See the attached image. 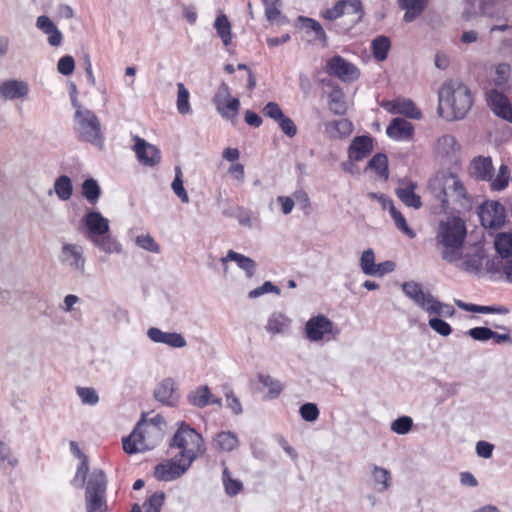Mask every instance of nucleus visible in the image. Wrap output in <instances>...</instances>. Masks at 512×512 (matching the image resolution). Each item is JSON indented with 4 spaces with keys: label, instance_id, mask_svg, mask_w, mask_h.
I'll use <instances>...</instances> for the list:
<instances>
[{
    "label": "nucleus",
    "instance_id": "1",
    "mask_svg": "<svg viewBox=\"0 0 512 512\" xmlns=\"http://www.w3.org/2000/svg\"><path fill=\"white\" fill-rule=\"evenodd\" d=\"M438 97V113L448 121L464 118L473 103L470 90L458 80H449L443 83Z\"/></svg>",
    "mask_w": 512,
    "mask_h": 512
},
{
    "label": "nucleus",
    "instance_id": "2",
    "mask_svg": "<svg viewBox=\"0 0 512 512\" xmlns=\"http://www.w3.org/2000/svg\"><path fill=\"white\" fill-rule=\"evenodd\" d=\"M465 237V223L460 218L452 217L440 222L435 245L441 258L448 263L459 261L462 258Z\"/></svg>",
    "mask_w": 512,
    "mask_h": 512
},
{
    "label": "nucleus",
    "instance_id": "3",
    "mask_svg": "<svg viewBox=\"0 0 512 512\" xmlns=\"http://www.w3.org/2000/svg\"><path fill=\"white\" fill-rule=\"evenodd\" d=\"M165 421L161 416L150 420H140L133 432L123 438V449L128 454L141 453L153 449L162 440Z\"/></svg>",
    "mask_w": 512,
    "mask_h": 512
},
{
    "label": "nucleus",
    "instance_id": "4",
    "mask_svg": "<svg viewBox=\"0 0 512 512\" xmlns=\"http://www.w3.org/2000/svg\"><path fill=\"white\" fill-rule=\"evenodd\" d=\"M433 196L445 207L449 198L461 202L467 200V192L458 175L448 172H438L428 184Z\"/></svg>",
    "mask_w": 512,
    "mask_h": 512
},
{
    "label": "nucleus",
    "instance_id": "5",
    "mask_svg": "<svg viewBox=\"0 0 512 512\" xmlns=\"http://www.w3.org/2000/svg\"><path fill=\"white\" fill-rule=\"evenodd\" d=\"M73 107L76 108L75 130L78 139L102 149L104 136L98 117L91 110H84L76 98H73Z\"/></svg>",
    "mask_w": 512,
    "mask_h": 512
},
{
    "label": "nucleus",
    "instance_id": "6",
    "mask_svg": "<svg viewBox=\"0 0 512 512\" xmlns=\"http://www.w3.org/2000/svg\"><path fill=\"white\" fill-rule=\"evenodd\" d=\"M404 294L417 306L429 315L448 316L454 315V308L451 305L440 302L430 292H425L422 286L414 281L402 284Z\"/></svg>",
    "mask_w": 512,
    "mask_h": 512
},
{
    "label": "nucleus",
    "instance_id": "7",
    "mask_svg": "<svg viewBox=\"0 0 512 512\" xmlns=\"http://www.w3.org/2000/svg\"><path fill=\"white\" fill-rule=\"evenodd\" d=\"M173 446L180 449L178 456L190 464L205 452L202 436L184 423L180 425L173 437Z\"/></svg>",
    "mask_w": 512,
    "mask_h": 512
},
{
    "label": "nucleus",
    "instance_id": "8",
    "mask_svg": "<svg viewBox=\"0 0 512 512\" xmlns=\"http://www.w3.org/2000/svg\"><path fill=\"white\" fill-rule=\"evenodd\" d=\"M214 104L218 113L225 119L234 122L240 109V102L232 98L228 86L222 83L214 96Z\"/></svg>",
    "mask_w": 512,
    "mask_h": 512
},
{
    "label": "nucleus",
    "instance_id": "9",
    "mask_svg": "<svg viewBox=\"0 0 512 512\" xmlns=\"http://www.w3.org/2000/svg\"><path fill=\"white\" fill-rule=\"evenodd\" d=\"M60 262L70 271L83 275L86 265L84 248L77 243H64L61 247Z\"/></svg>",
    "mask_w": 512,
    "mask_h": 512
},
{
    "label": "nucleus",
    "instance_id": "10",
    "mask_svg": "<svg viewBox=\"0 0 512 512\" xmlns=\"http://www.w3.org/2000/svg\"><path fill=\"white\" fill-rule=\"evenodd\" d=\"M191 464L176 455L172 459L159 463L154 470V476L159 481H173L181 477Z\"/></svg>",
    "mask_w": 512,
    "mask_h": 512
},
{
    "label": "nucleus",
    "instance_id": "11",
    "mask_svg": "<svg viewBox=\"0 0 512 512\" xmlns=\"http://www.w3.org/2000/svg\"><path fill=\"white\" fill-rule=\"evenodd\" d=\"M326 72L343 82H354L360 76L359 69L339 55H335L327 60Z\"/></svg>",
    "mask_w": 512,
    "mask_h": 512
},
{
    "label": "nucleus",
    "instance_id": "12",
    "mask_svg": "<svg viewBox=\"0 0 512 512\" xmlns=\"http://www.w3.org/2000/svg\"><path fill=\"white\" fill-rule=\"evenodd\" d=\"M305 333L312 342L329 340L335 336L333 323L324 315L310 318L305 325Z\"/></svg>",
    "mask_w": 512,
    "mask_h": 512
},
{
    "label": "nucleus",
    "instance_id": "13",
    "mask_svg": "<svg viewBox=\"0 0 512 512\" xmlns=\"http://www.w3.org/2000/svg\"><path fill=\"white\" fill-rule=\"evenodd\" d=\"M478 214L485 228H496L504 222L505 209L496 201H487L479 207Z\"/></svg>",
    "mask_w": 512,
    "mask_h": 512
},
{
    "label": "nucleus",
    "instance_id": "14",
    "mask_svg": "<svg viewBox=\"0 0 512 512\" xmlns=\"http://www.w3.org/2000/svg\"><path fill=\"white\" fill-rule=\"evenodd\" d=\"M135 144L133 151L136 154L137 160L144 166L153 167L161 160L159 149L148 143L146 140L139 136L134 137Z\"/></svg>",
    "mask_w": 512,
    "mask_h": 512
},
{
    "label": "nucleus",
    "instance_id": "15",
    "mask_svg": "<svg viewBox=\"0 0 512 512\" xmlns=\"http://www.w3.org/2000/svg\"><path fill=\"white\" fill-rule=\"evenodd\" d=\"M487 102L495 115L512 122V105L506 95L497 90H491L487 93Z\"/></svg>",
    "mask_w": 512,
    "mask_h": 512
},
{
    "label": "nucleus",
    "instance_id": "16",
    "mask_svg": "<svg viewBox=\"0 0 512 512\" xmlns=\"http://www.w3.org/2000/svg\"><path fill=\"white\" fill-rule=\"evenodd\" d=\"M485 261L488 262L484 251L481 248L476 247L472 253L462 252V258L455 263H457V267L464 272L469 274H479Z\"/></svg>",
    "mask_w": 512,
    "mask_h": 512
},
{
    "label": "nucleus",
    "instance_id": "17",
    "mask_svg": "<svg viewBox=\"0 0 512 512\" xmlns=\"http://www.w3.org/2000/svg\"><path fill=\"white\" fill-rule=\"evenodd\" d=\"M417 183L407 179L398 181L395 189L397 197L407 206L419 209L422 206L421 197L415 193Z\"/></svg>",
    "mask_w": 512,
    "mask_h": 512
},
{
    "label": "nucleus",
    "instance_id": "18",
    "mask_svg": "<svg viewBox=\"0 0 512 512\" xmlns=\"http://www.w3.org/2000/svg\"><path fill=\"white\" fill-rule=\"evenodd\" d=\"M148 338L155 342L168 345L173 348H183L186 346L185 338L176 332H164L156 327L147 330Z\"/></svg>",
    "mask_w": 512,
    "mask_h": 512
},
{
    "label": "nucleus",
    "instance_id": "19",
    "mask_svg": "<svg viewBox=\"0 0 512 512\" xmlns=\"http://www.w3.org/2000/svg\"><path fill=\"white\" fill-rule=\"evenodd\" d=\"M29 86L25 81L10 79L0 85V98L3 100L22 99L28 95Z\"/></svg>",
    "mask_w": 512,
    "mask_h": 512
},
{
    "label": "nucleus",
    "instance_id": "20",
    "mask_svg": "<svg viewBox=\"0 0 512 512\" xmlns=\"http://www.w3.org/2000/svg\"><path fill=\"white\" fill-rule=\"evenodd\" d=\"M84 222L88 229L87 237L89 240L109 232V221L99 212H88L85 215Z\"/></svg>",
    "mask_w": 512,
    "mask_h": 512
},
{
    "label": "nucleus",
    "instance_id": "21",
    "mask_svg": "<svg viewBox=\"0 0 512 512\" xmlns=\"http://www.w3.org/2000/svg\"><path fill=\"white\" fill-rule=\"evenodd\" d=\"M493 165L490 157L475 158L470 164V175L482 181H491Z\"/></svg>",
    "mask_w": 512,
    "mask_h": 512
},
{
    "label": "nucleus",
    "instance_id": "22",
    "mask_svg": "<svg viewBox=\"0 0 512 512\" xmlns=\"http://www.w3.org/2000/svg\"><path fill=\"white\" fill-rule=\"evenodd\" d=\"M36 27L48 36V42L51 46L57 47L61 44L62 33L48 16H39L36 20Z\"/></svg>",
    "mask_w": 512,
    "mask_h": 512
},
{
    "label": "nucleus",
    "instance_id": "23",
    "mask_svg": "<svg viewBox=\"0 0 512 512\" xmlns=\"http://www.w3.org/2000/svg\"><path fill=\"white\" fill-rule=\"evenodd\" d=\"M154 396L159 402L173 406L178 399L174 381L171 378L164 379L155 389Z\"/></svg>",
    "mask_w": 512,
    "mask_h": 512
},
{
    "label": "nucleus",
    "instance_id": "24",
    "mask_svg": "<svg viewBox=\"0 0 512 512\" xmlns=\"http://www.w3.org/2000/svg\"><path fill=\"white\" fill-rule=\"evenodd\" d=\"M413 130V125L409 121L403 118H394L387 127L386 132L391 138L396 140H406L412 137Z\"/></svg>",
    "mask_w": 512,
    "mask_h": 512
},
{
    "label": "nucleus",
    "instance_id": "25",
    "mask_svg": "<svg viewBox=\"0 0 512 512\" xmlns=\"http://www.w3.org/2000/svg\"><path fill=\"white\" fill-rule=\"evenodd\" d=\"M370 470V479L372 481V484L374 488L378 492H384L389 489L392 482V477L390 472L383 468L379 467L377 465L371 464L369 465Z\"/></svg>",
    "mask_w": 512,
    "mask_h": 512
},
{
    "label": "nucleus",
    "instance_id": "26",
    "mask_svg": "<svg viewBox=\"0 0 512 512\" xmlns=\"http://www.w3.org/2000/svg\"><path fill=\"white\" fill-rule=\"evenodd\" d=\"M372 151V139L368 136L356 137L350 148L349 158L352 161H360L367 157Z\"/></svg>",
    "mask_w": 512,
    "mask_h": 512
},
{
    "label": "nucleus",
    "instance_id": "27",
    "mask_svg": "<svg viewBox=\"0 0 512 512\" xmlns=\"http://www.w3.org/2000/svg\"><path fill=\"white\" fill-rule=\"evenodd\" d=\"M107 480L102 470H94L88 478L85 495L105 496Z\"/></svg>",
    "mask_w": 512,
    "mask_h": 512
},
{
    "label": "nucleus",
    "instance_id": "28",
    "mask_svg": "<svg viewBox=\"0 0 512 512\" xmlns=\"http://www.w3.org/2000/svg\"><path fill=\"white\" fill-rule=\"evenodd\" d=\"M353 131V124L348 119L333 120L325 125V133L333 139L348 137Z\"/></svg>",
    "mask_w": 512,
    "mask_h": 512
},
{
    "label": "nucleus",
    "instance_id": "29",
    "mask_svg": "<svg viewBox=\"0 0 512 512\" xmlns=\"http://www.w3.org/2000/svg\"><path fill=\"white\" fill-rule=\"evenodd\" d=\"M399 5L405 10L404 21L413 22L424 11L428 0H398Z\"/></svg>",
    "mask_w": 512,
    "mask_h": 512
},
{
    "label": "nucleus",
    "instance_id": "30",
    "mask_svg": "<svg viewBox=\"0 0 512 512\" xmlns=\"http://www.w3.org/2000/svg\"><path fill=\"white\" fill-rule=\"evenodd\" d=\"M98 249L106 254H119L122 251L120 243L112 237L108 232L99 236H95L90 240Z\"/></svg>",
    "mask_w": 512,
    "mask_h": 512
},
{
    "label": "nucleus",
    "instance_id": "31",
    "mask_svg": "<svg viewBox=\"0 0 512 512\" xmlns=\"http://www.w3.org/2000/svg\"><path fill=\"white\" fill-rule=\"evenodd\" d=\"M213 445L221 452H231L239 446V440L231 431H222L216 434Z\"/></svg>",
    "mask_w": 512,
    "mask_h": 512
},
{
    "label": "nucleus",
    "instance_id": "32",
    "mask_svg": "<svg viewBox=\"0 0 512 512\" xmlns=\"http://www.w3.org/2000/svg\"><path fill=\"white\" fill-rule=\"evenodd\" d=\"M328 106L331 112L337 115H343L347 111V104L343 90L335 86L328 95Z\"/></svg>",
    "mask_w": 512,
    "mask_h": 512
},
{
    "label": "nucleus",
    "instance_id": "33",
    "mask_svg": "<svg viewBox=\"0 0 512 512\" xmlns=\"http://www.w3.org/2000/svg\"><path fill=\"white\" fill-rule=\"evenodd\" d=\"M222 263H226L228 261H235L237 265L246 272L247 277H252L255 272L256 264L255 262L240 253H237L233 250H229L227 255L221 259Z\"/></svg>",
    "mask_w": 512,
    "mask_h": 512
},
{
    "label": "nucleus",
    "instance_id": "34",
    "mask_svg": "<svg viewBox=\"0 0 512 512\" xmlns=\"http://www.w3.org/2000/svg\"><path fill=\"white\" fill-rule=\"evenodd\" d=\"M214 28L217 35L220 37L224 46H229L232 43V29L231 23L225 14H219L214 22Z\"/></svg>",
    "mask_w": 512,
    "mask_h": 512
},
{
    "label": "nucleus",
    "instance_id": "35",
    "mask_svg": "<svg viewBox=\"0 0 512 512\" xmlns=\"http://www.w3.org/2000/svg\"><path fill=\"white\" fill-rule=\"evenodd\" d=\"M495 249L501 259L512 256V232H501L495 236Z\"/></svg>",
    "mask_w": 512,
    "mask_h": 512
},
{
    "label": "nucleus",
    "instance_id": "36",
    "mask_svg": "<svg viewBox=\"0 0 512 512\" xmlns=\"http://www.w3.org/2000/svg\"><path fill=\"white\" fill-rule=\"evenodd\" d=\"M459 150L456 139L451 135L440 137L436 144V152L443 157L454 156Z\"/></svg>",
    "mask_w": 512,
    "mask_h": 512
},
{
    "label": "nucleus",
    "instance_id": "37",
    "mask_svg": "<svg viewBox=\"0 0 512 512\" xmlns=\"http://www.w3.org/2000/svg\"><path fill=\"white\" fill-rule=\"evenodd\" d=\"M54 192L60 200H69L73 194L71 179L66 175L58 177L54 183Z\"/></svg>",
    "mask_w": 512,
    "mask_h": 512
},
{
    "label": "nucleus",
    "instance_id": "38",
    "mask_svg": "<svg viewBox=\"0 0 512 512\" xmlns=\"http://www.w3.org/2000/svg\"><path fill=\"white\" fill-rule=\"evenodd\" d=\"M290 325V320L281 313L273 314L267 322L266 330L271 334L284 333Z\"/></svg>",
    "mask_w": 512,
    "mask_h": 512
},
{
    "label": "nucleus",
    "instance_id": "39",
    "mask_svg": "<svg viewBox=\"0 0 512 512\" xmlns=\"http://www.w3.org/2000/svg\"><path fill=\"white\" fill-rule=\"evenodd\" d=\"M210 397L208 386H201L188 395V400L193 406L203 408L210 403Z\"/></svg>",
    "mask_w": 512,
    "mask_h": 512
},
{
    "label": "nucleus",
    "instance_id": "40",
    "mask_svg": "<svg viewBox=\"0 0 512 512\" xmlns=\"http://www.w3.org/2000/svg\"><path fill=\"white\" fill-rule=\"evenodd\" d=\"M390 40L386 36H378L372 42L373 56L378 61H384L387 58L390 49Z\"/></svg>",
    "mask_w": 512,
    "mask_h": 512
},
{
    "label": "nucleus",
    "instance_id": "41",
    "mask_svg": "<svg viewBox=\"0 0 512 512\" xmlns=\"http://www.w3.org/2000/svg\"><path fill=\"white\" fill-rule=\"evenodd\" d=\"M299 20L301 21L303 27L307 31H311L315 34L314 39L322 42L323 44H326L327 36L326 33L321 26V24L314 19L306 18V17H299Z\"/></svg>",
    "mask_w": 512,
    "mask_h": 512
},
{
    "label": "nucleus",
    "instance_id": "42",
    "mask_svg": "<svg viewBox=\"0 0 512 512\" xmlns=\"http://www.w3.org/2000/svg\"><path fill=\"white\" fill-rule=\"evenodd\" d=\"M100 192V187L95 179L90 178L83 182L82 194L89 203L95 204L99 199Z\"/></svg>",
    "mask_w": 512,
    "mask_h": 512
},
{
    "label": "nucleus",
    "instance_id": "43",
    "mask_svg": "<svg viewBox=\"0 0 512 512\" xmlns=\"http://www.w3.org/2000/svg\"><path fill=\"white\" fill-rule=\"evenodd\" d=\"M397 106L399 114H403L412 119H421L422 117L420 110L415 106L413 101L409 99H397Z\"/></svg>",
    "mask_w": 512,
    "mask_h": 512
},
{
    "label": "nucleus",
    "instance_id": "44",
    "mask_svg": "<svg viewBox=\"0 0 512 512\" xmlns=\"http://www.w3.org/2000/svg\"><path fill=\"white\" fill-rule=\"evenodd\" d=\"M368 167L378 175L388 178V160L384 154H376L368 163Z\"/></svg>",
    "mask_w": 512,
    "mask_h": 512
},
{
    "label": "nucleus",
    "instance_id": "45",
    "mask_svg": "<svg viewBox=\"0 0 512 512\" xmlns=\"http://www.w3.org/2000/svg\"><path fill=\"white\" fill-rule=\"evenodd\" d=\"M390 215L392 219L394 220L395 226L402 231L405 235H407L409 238L413 239L416 234L415 232L408 226L406 219L402 215L400 211H398L395 206H391V212Z\"/></svg>",
    "mask_w": 512,
    "mask_h": 512
},
{
    "label": "nucleus",
    "instance_id": "46",
    "mask_svg": "<svg viewBox=\"0 0 512 512\" xmlns=\"http://www.w3.org/2000/svg\"><path fill=\"white\" fill-rule=\"evenodd\" d=\"M510 172L506 165H501L499 168L498 174L495 178L492 177L490 182V187L493 190L500 191L503 190L509 182Z\"/></svg>",
    "mask_w": 512,
    "mask_h": 512
},
{
    "label": "nucleus",
    "instance_id": "47",
    "mask_svg": "<svg viewBox=\"0 0 512 512\" xmlns=\"http://www.w3.org/2000/svg\"><path fill=\"white\" fill-rule=\"evenodd\" d=\"M87 512H107L105 496L85 495Z\"/></svg>",
    "mask_w": 512,
    "mask_h": 512
},
{
    "label": "nucleus",
    "instance_id": "48",
    "mask_svg": "<svg viewBox=\"0 0 512 512\" xmlns=\"http://www.w3.org/2000/svg\"><path fill=\"white\" fill-rule=\"evenodd\" d=\"M177 109L180 114H188L190 112L189 92L183 83L177 84Z\"/></svg>",
    "mask_w": 512,
    "mask_h": 512
},
{
    "label": "nucleus",
    "instance_id": "49",
    "mask_svg": "<svg viewBox=\"0 0 512 512\" xmlns=\"http://www.w3.org/2000/svg\"><path fill=\"white\" fill-rule=\"evenodd\" d=\"M175 173L176 175L171 185L172 190L181 199L183 203H188L189 196L183 186L182 171L180 167H176Z\"/></svg>",
    "mask_w": 512,
    "mask_h": 512
},
{
    "label": "nucleus",
    "instance_id": "50",
    "mask_svg": "<svg viewBox=\"0 0 512 512\" xmlns=\"http://www.w3.org/2000/svg\"><path fill=\"white\" fill-rule=\"evenodd\" d=\"M360 267L364 274L372 275L376 267L375 254L372 249H367L362 253Z\"/></svg>",
    "mask_w": 512,
    "mask_h": 512
},
{
    "label": "nucleus",
    "instance_id": "51",
    "mask_svg": "<svg viewBox=\"0 0 512 512\" xmlns=\"http://www.w3.org/2000/svg\"><path fill=\"white\" fill-rule=\"evenodd\" d=\"M259 381L268 388V397L271 399L278 397L282 392L283 387L281 383L270 376L261 375Z\"/></svg>",
    "mask_w": 512,
    "mask_h": 512
},
{
    "label": "nucleus",
    "instance_id": "52",
    "mask_svg": "<svg viewBox=\"0 0 512 512\" xmlns=\"http://www.w3.org/2000/svg\"><path fill=\"white\" fill-rule=\"evenodd\" d=\"M223 484L229 495H236L242 489V483L239 480L232 479L227 467L223 470Z\"/></svg>",
    "mask_w": 512,
    "mask_h": 512
},
{
    "label": "nucleus",
    "instance_id": "53",
    "mask_svg": "<svg viewBox=\"0 0 512 512\" xmlns=\"http://www.w3.org/2000/svg\"><path fill=\"white\" fill-rule=\"evenodd\" d=\"M165 495L163 492L154 493L149 499H147L143 505L144 512H160L161 507L164 503Z\"/></svg>",
    "mask_w": 512,
    "mask_h": 512
},
{
    "label": "nucleus",
    "instance_id": "54",
    "mask_svg": "<svg viewBox=\"0 0 512 512\" xmlns=\"http://www.w3.org/2000/svg\"><path fill=\"white\" fill-rule=\"evenodd\" d=\"M511 76V66L507 63H500L495 68L494 82L497 86L505 85Z\"/></svg>",
    "mask_w": 512,
    "mask_h": 512
},
{
    "label": "nucleus",
    "instance_id": "55",
    "mask_svg": "<svg viewBox=\"0 0 512 512\" xmlns=\"http://www.w3.org/2000/svg\"><path fill=\"white\" fill-rule=\"evenodd\" d=\"M412 425H413V421L410 417L402 416V417H399L398 419H396L391 424V430L397 434L404 435L411 430Z\"/></svg>",
    "mask_w": 512,
    "mask_h": 512
},
{
    "label": "nucleus",
    "instance_id": "56",
    "mask_svg": "<svg viewBox=\"0 0 512 512\" xmlns=\"http://www.w3.org/2000/svg\"><path fill=\"white\" fill-rule=\"evenodd\" d=\"M429 326L436 333L444 337L450 335L452 332L451 326L447 322L438 317L431 318L429 320Z\"/></svg>",
    "mask_w": 512,
    "mask_h": 512
},
{
    "label": "nucleus",
    "instance_id": "57",
    "mask_svg": "<svg viewBox=\"0 0 512 512\" xmlns=\"http://www.w3.org/2000/svg\"><path fill=\"white\" fill-rule=\"evenodd\" d=\"M77 394L84 404L95 405L99 400L96 391L92 388L79 387Z\"/></svg>",
    "mask_w": 512,
    "mask_h": 512
},
{
    "label": "nucleus",
    "instance_id": "58",
    "mask_svg": "<svg viewBox=\"0 0 512 512\" xmlns=\"http://www.w3.org/2000/svg\"><path fill=\"white\" fill-rule=\"evenodd\" d=\"M136 243L139 247H141L144 250L154 253L159 252V245L150 235H139L136 238Z\"/></svg>",
    "mask_w": 512,
    "mask_h": 512
},
{
    "label": "nucleus",
    "instance_id": "59",
    "mask_svg": "<svg viewBox=\"0 0 512 512\" xmlns=\"http://www.w3.org/2000/svg\"><path fill=\"white\" fill-rule=\"evenodd\" d=\"M470 337L477 341H487L492 339L494 331L487 327H475L468 331Z\"/></svg>",
    "mask_w": 512,
    "mask_h": 512
},
{
    "label": "nucleus",
    "instance_id": "60",
    "mask_svg": "<svg viewBox=\"0 0 512 512\" xmlns=\"http://www.w3.org/2000/svg\"><path fill=\"white\" fill-rule=\"evenodd\" d=\"M57 69L62 75L68 76L72 74L75 69V61L73 57L66 55L60 58L57 64Z\"/></svg>",
    "mask_w": 512,
    "mask_h": 512
},
{
    "label": "nucleus",
    "instance_id": "61",
    "mask_svg": "<svg viewBox=\"0 0 512 512\" xmlns=\"http://www.w3.org/2000/svg\"><path fill=\"white\" fill-rule=\"evenodd\" d=\"M5 461L9 468H14L18 464V460L12 455L9 446L0 441V462L4 464Z\"/></svg>",
    "mask_w": 512,
    "mask_h": 512
},
{
    "label": "nucleus",
    "instance_id": "62",
    "mask_svg": "<svg viewBox=\"0 0 512 512\" xmlns=\"http://www.w3.org/2000/svg\"><path fill=\"white\" fill-rule=\"evenodd\" d=\"M262 112L266 117H269L275 120L276 122H278L284 116L283 111L276 102L267 103L264 106Z\"/></svg>",
    "mask_w": 512,
    "mask_h": 512
},
{
    "label": "nucleus",
    "instance_id": "63",
    "mask_svg": "<svg viewBox=\"0 0 512 512\" xmlns=\"http://www.w3.org/2000/svg\"><path fill=\"white\" fill-rule=\"evenodd\" d=\"M301 417L309 422L315 421L319 416V410L313 403H306L300 408Z\"/></svg>",
    "mask_w": 512,
    "mask_h": 512
},
{
    "label": "nucleus",
    "instance_id": "64",
    "mask_svg": "<svg viewBox=\"0 0 512 512\" xmlns=\"http://www.w3.org/2000/svg\"><path fill=\"white\" fill-rule=\"evenodd\" d=\"M345 14V3L343 1L337 2L334 7L322 11L323 18L328 20H335L341 15Z\"/></svg>",
    "mask_w": 512,
    "mask_h": 512
}]
</instances>
